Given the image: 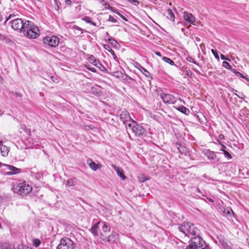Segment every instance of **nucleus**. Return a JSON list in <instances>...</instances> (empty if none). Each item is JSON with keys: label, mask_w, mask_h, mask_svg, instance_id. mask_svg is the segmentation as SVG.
I'll list each match as a JSON object with an SVG mask.
<instances>
[{"label": "nucleus", "mask_w": 249, "mask_h": 249, "mask_svg": "<svg viewBox=\"0 0 249 249\" xmlns=\"http://www.w3.org/2000/svg\"><path fill=\"white\" fill-rule=\"evenodd\" d=\"M178 230L185 236L191 238L199 234V230L196 225L190 222H184L179 227Z\"/></svg>", "instance_id": "f257e3e1"}, {"label": "nucleus", "mask_w": 249, "mask_h": 249, "mask_svg": "<svg viewBox=\"0 0 249 249\" xmlns=\"http://www.w3.org/2000/svg\"><path fill=\"white\" fill-rule=\"evenodd\" d=\"M22 33L24 36L30 38H36L39 35V30L37 26L32 21L26 20Z\"/></svg>", "instance_id": "f03ea898"}, {"label": "nucleus", "mask_w": 249, "mask_h": 249, "mask_svg": "<svg viewBox=\"0 0 249 249\" xmlns=\"http://www.w3.org/2000/svg\"><path fill=\"white\" fill-rule=\"evenodd\" d=\"M12 190L15 193L20 195H26L32 190V187L28 182L21 181L14 184Z\"/></svg>", "instance_id": "7ed1b4c3"}, {"label": "nucleus", "mask_w": 249, "mask_h": 249, "mask_svg": "<svg viewBox=\"0 0 249 249\" xmlns=\"http://www.w3.org/2000/svg\"><path fill=\"white\" fill-rule=\"evenodd\" d=\"M75 247L73 242L69 238H62L56 249H74Z\"/></svg>", "instance_id": "20e7f679"}, {"label": "nucleus", "mask_w": 249, "mask_h": 249, "mask_svg": "<svg viewBox=\"0 0 249 249\" xmlns=\"http://www.w3.org/2000/svg\"><path fill=\"white\" fill-rule=\"evenodd\" d=\"M133 124H127L128 127L131 128L132 132L136 136H141L144 134L145 130L142 126L137 124L134 121H132Z\"/></svg>", "instance_id": "39448f33"}, {"label": "nucleus", "mask_w": 249, "mask_h": 249, "mask_svg": "<svg viewBox=\"0 0 249 249\" xmlns=\"http://www.w3.org/2000/svg\"><path fill=\"white\" fill-rule=\"evenodd\" d=\"M191 242L190 244L192 245L196 249H200L205 245V241L199 235V234L196 235V236L191 237Z\"/></svg>", "instance_id": "423d86ee"}, {"label": "nucleus", "mask_w": 249, "mask_h": 249, "mask_svg": "<svg viewBox=\"0 0 249 249\" xmlns=\"http://www.w3.org/2000/svg\"><path fill=\"white\" fill-rule=\"evenodd\" d=\"M43 42L51 47H55L59 44V39L54 36H46L43 38Z\"/></svg>", "instance_id": "0eeeda50"}, {"label": "nucleus", "mask_w": 249, "mask_h": 249, "mask_svg": "<svg viewBox=\"0 0 249 249\" xmlns=\"http://www.w3.org/2000/svg\"><path fill=\"white\" fill-rule=\"evenodd\" d=\"M9 24L15 30H20L22 32L24 28V23L20 18H16L10 21Z\"/></svg>", "instance_id": "6e6552de"}, {"label": "nucleus", "mask_w": 249, "mask_h": 249, "mask_svg": "<svg viewBox=\"0 0 249 249\" xmlns=\"http://www.w3.org/2000/svg\"><path fill=\"white\" fill-rule=\"evenodd\" d=\"M2 171L5 172V174L9 176L18 174L21 172L20 169L6 164H4Z\"/></svg>", "instance_id": "1a4fd4ad"}, {"label": "nucleus", "mask_w": 249, "mask_h": 249, "mask_svg": "<svg viewBox=\"0 0 249 249\" xmlns=\"http://www.w3.org/2000/svg\"><path fill=\"white\" fill-rule=\"evenodd\" d=\"M101 238L104 241H105L107 239L108 242L110 243H114L117 242L118 240L119 234L115 231H112L111 235H110L107 238L104 234L102 233L101 234Z\"/></svg>", "instance_id": "9d476101"}, {"label": "nucleus", "mask_w": 249, "mask_h": 249, "mask_svg": "<svg viewBox=\"0 0 249 249\" xmlns=\"http://www.w3.org/2000/svg\"><path fill=\"white\" fill-rule=\"evenodd\" d=\"M160 97L165 103L173 104L176 102V98L170 94L162 93L161 94Z\"/></svg>", "instance_id": "9b49d317"}, {"label": "nucleus", "mask_w": 249, "mask_h": 249, "mask_svg": "<svg viewBox=\"0 0 249 249\" xmlns=\"http://www.w3.org/2000/svg\"><path fill=\"white\" fill-rule=\"evenodd\" d=\"M120 118L121 120L125 124L126 126H127V124H129V122L131 121L132 122L133 121L128 112L127 111H124L121 113Z\"/></svg>", "instance_id": "f8f14e48"}, {"label": "nucleus", "mask_w": 249, "mask_h": 249, "mask_svg": "<svg viewBox=\"0 0 249 249\" xmlns=\"http://www.w3.org/2000/svg\"><path fill=\"white\" fill-rule=\"evenodd\" d=\"M183 18L187 22L193 25H196V18L192 14L184 12Z\"/></svg>", "instance_id": "ddd939ff"}, {"label": "nucleus", "mask_w": 249, "mask_h": 249, "mask_svg": "<svg viewBox=\"0 0 249 249\" xmlns=\"http://www.w3.org/2000/svg\"><path fill=\"white\" fill-rule=\"evenodd\" d=\"M87 163L89 167L93 171H96L100 169L102 165L100 163L96 164L91 159H88L87 160Z\"/></svg>", "instance_id": "4468645a"}, {"label": "nucleus", "mask_w": 249, "mask_h": 249, "mask_svg": "<svg viewBox=\"0 0 249 249\" xmlns=\"http://www.w3.org/2000/svg\"><path fill=\"white\" fill-rule=\"evenodd\" d=\"M112 167L116 172L117 175L121 178L122 180L125 179V176H124V171L122 168L118 166H116L114 164L112 165Z\"/></svg>", "instance_id": "2eb2a0df"}, {"label": "nucleus", "mask_w": 249, "mask_h": 249, "mask_svg": "<svg viewBox=\"0 0 249 249\" xmlns=\"http://www.w3.org/2000/svg\"><path fill=\"white\" fill-rule=\"evenodd\" d=\"M0 153L2 156L6 157L8 156L10 148L5 145H1L0 148Z\"/></svg>", "instance_id": "dca6fc26"}, {"label": "nucleus", "mask_w": 249, "mask_h": 249, "mask_svg": "<svg viewBox=\"0 0 249 249\" xmlns=\"http://www.w3.org/2000/svg\"><path fill=\"white\" fill-rule=\"evenodd\" d=\"M174 108L186 115H189L190 112V111L188 108H186V107H185L183 106H180L178 107H174Z\"/></svg>", "instance_id": "f3484780"}, {"label": "nucleus", "mask_w": 249, "mask_h": 249, "mask_svg": "<svg viewBox=\"0 0 249 249\" xmlns=\"http://www.w3.org/2000/svg\"><path fill=\"white\" fill-rule=\"evenodd\" d=\"M100 223V222H98L96 224H95L90 229V231L93 234L94 236H98V228H99V225Z\"/></svg>", "instance_id": "a211bd4d"}, {"label": "nucleus", "mask_w": 249, "mask_h": 249, "mask_svg": "<svg viewBox=\"0 0 249 249\" xmlns=\"http://www.w3.org/2000/svg\"><path fill=\"white\" fill-rule=\"evenodd\" d=\"M167 17L172 21L175 20V15L171 9H168L166 11Z\"/></svg>", "instance_id": "6ab92c4d"}, {"label": "nucleus", "mask_w": 249, "mask_h": 249, "mask_svg": "<svg viewBox=\"0 0 249 249\" xmlns=\"http://www.w3.org/2000/svg\"><path fill=\"white\" fill-rule=\"evenodd\" d=\"M205 154L207 156V157H208V158L209 159H211V160H214L216 158V155L213 151H207L206 152Z\"/></svg>", "instance_id": "aec40b11"}, {"label": "nucleus", "mask_w": 249, "mask_h": 249, "mask_svg": "<svg viewBox=\"0 0 249 249\" xmlns=\"http://www.w3.org/2000/svg\"><path fill=\"white\" fill-rule=\"evenodd\" d=\"M74 33L75 35L79 36L82 34V30L80 27L77 26H74L72 28Z\"/></svg>", "instance_id": "412c9836"}, {"label": "nucleus", "mask_w": 249, "mask_h": 249, "mask_svg": "<svg viewBox=\"0 0 249 249\" xmlns=\"http://www.w3.org/2000/svg\"><path fill=\"white\" fill-rule=\"evenodd\" d=\"M137 65H138V67H137L138 69L141 71V72L143 73L146 77H148L150 75V73L139 64H137Z\"/></svg>", "instance_id": "4be33fe9"}, {"label": "nucleus", "mask_w": 249, "mask_h": 249, "mask_svg": "<svg viewBox=\"0 0 249 249\" xmlns=\"http://www.w3.org/2000/svg\"><path fill=\"white\" fill-rule=\"evenodd\" d=\"M102 230L104 233H107L110 231V227H109L106 222H103Z\"/></svg>", "instance_id": "5701e85b"}, {"label": "nucleus", "mask_w": 249, "mask_h": 249, "mask_svg": "<svg viewBox=\"0 0 249 249\" xmlns=\"http://www.w3.org/2000/svg\"><path fill=\"white\" fill-rule=\"evenodd\" d=\"M105 48L109 52H110L111 54L112 55L113 58L116 59H117V57L116 55L115 54L114 52L113 51V50L110 48V47L108 45H105L104 46Z\"/></svg>", "instance_id": "b1692460"}, {"label": "nucleus", "mask_w": 249, "mask_h": 249, "mask_svg": "<svg viewBox=\"0 0 249 249\" xmlns=\"http://www.w3.org/2000/svg\"><path fill=\"white\" fill-rule=\"evenodd\" d=\"M231 71L237 76L242 77L244 79H246L247 80H248V78L244 76L240 72L237 71L236 70L233 69L231 70Z\"/></svg>", "instance_id": "393cba45"}, {"label": "nucleus", "mask_w": 249, "mask_h": 249, "mask_svg": "<svg viewBox=\"0 0 249 249\" xmlns=\"http://www.w3.org/2000/svg\"><path fill=\"white\" fill-rule=\"evenodd\" d=\"M162 60L164 61H165V62L169 63V64H170L172 66L175 65L174 62L173 60H172L171 59H170L169 58L164 56L162 57Z\"/></svg>", "instance_id": "a878e982"}, {"label": "nucleus", "mask_w": 249, "mask_h": 249, "mask_svg": "<svg viewBox=\"0 0 249 249\" xmlns=\"http://www.w3.org/2000/svg\"><path fill=\"white\" fill-rule=\"evenodd\" d=\"M17 249H32L27 246L20 244L17 246Z\"/></svg>", "instance_id": "bb28decb"}, {"label": "nucleus", "mask_w": 249, "mask_h": 249, "mask_svg": "<svg viewBox=\"0 0 249 249\" xmlns=\"http://www.w3.org/2000/svg\"><path fill=\"white\" fill-rule=\"evenodd\" d=\"M75 184V181L73 179H69L67 180L66 185L70 187L74 186Z\"/></svg>", "instance_id": "cd10ccee"}, {"label": "nucleus", "mask_w": 249, "mask_h": 249, "mask_svg": "<svg viewBox=\"0 0 249 249\" xmlns=\"http://www.w3.org/2000/svg\"><path fill=\"white\" fill-rule=\"evenodd\" d=\"M222 66L225 67V68L228 69V70H231H231H233L232 68H231V66L230 65V64H229V63H228V62L227 61H224L222 63Z\"/></svg>", "instance_id": "c85d7f7f"}, {"label": "nucleus", "mask_w": 249, "mask_h": 249, "mask_svg": "<svg viewBox=\"0 0 249 249\" xmlns=\"http://www.w3.org/2000/svg\"><path fill=\"white\" fill-rule=\"evenodd\" d=\"M108 41L112 46L116 47L118 44L117 42L112 38H108Z\"/></svg>", "instance_id": "c756f323"}, {"label": "nucleus", "mask_w": 249, "mask_h": 249, "mask_svg": "<svg viewBox=\"0 0 249 249\" xmlns=\"http://www.w3.org/2000/svg\"><path fill=\"white\" fill-rule=\"evenodd\" d=\"M40 241L38 239H35L33 240V245L35 247H37L40 244Z\"/></svg>", "instance_id": "7c9ffc66"}, {"label": "nucleus", "mask_w": 249, "mask_h": 249, "mask_svg": "<svg viewBox=\"0 0 249 249\" xmlns=\"http://www.w3.org/2000/svg\"><path fill=\"white\" fill-rule=\"evenodd\" d=\"M224 213L227 214L231 215V213H233V212L231 208H228L226 209H225Z\"/></svg>", "instance_id": "2f4dec72"}, {"label": "nucleus", "mask_w": 249, "mask_h": 249, "mask_svg": "<svg viewBox=\"0 0 249 249\" xmlns=\"http://www.w3.org/2000/svg\"><path fill=\"white\" fill-rule=\"evenodd\" d=\"M211 52L213 53V54L214 55L216 59H219V55H218L217 51L216 50H215L212 49L211 50Z\"/></svg>", "instance_id": "473e14b6"}, {"label": "nucleus", "mask_w": 249, "mask_h": 249, "mask_svg": "<svg viewBox=\"0 0 249 249\" xmlns=\"http://www.w3.org/2000/svg\"><path fill=\"white\" fill-rule=\"evenodd\" d=\"M92 64L96 67H98L99 69H101L99 66H102V64L97 60H95L94 61L92 62Z\"/></svg>", "instance_id": "72a5a7b5"}, {"label": "nucleus", "mask_w": 249, "mask_h": 249, "mask_svg": "<svg viewBox=\"0 0 249 249\" xmlns=\"http://www.w3.org/2000/svg\"><path fill=\"white\" fill-rule=\"evenodd\" d=\"M129 2L137 6L139 4V2L137 0H127Z\"/></svg>", "instance_id": "f704fd0d"}, {"label": "nucleus", "mask_w": 249, "mask_h": 249, "mask_svg": "<svg viewBox=\"0 0 249 249\" xmlns=\"http://www.w3.org/2000/svg\"><path fill=\"white\" fill-rule=\"evenodd\" d=\"M222 151H223L225 156L227 157L229 159H231V156L229 152H228L227 151L225 150H222Z\"/></svg>", "instance_id": "c9c22d12"}, {"label": "nucleus", "mask_w": 249, "mask_h": 249, "mask_svg": "<svg viewBox=\"0 0 249 249\" xmlns=\"http://www.w3.org/2000/svg\"><path fill=\"white\" fill-rule=\"evenodd\" d=\"M50 78L54 83H57L58 82V79L57 77H54L53 76H50Z\"/></svg>", "instance_id": "e433bc0d"}, {"label": "nucleus", "mask_w": 249, "mask_h": 249, "mask_svg": "<svg viewBox=\"0 0 249 249\" xmlns=\"http://www.w3.org/2000/svg\"><path fill=\"white\" fill-rule=\"evenodd\" d=\"M187 60L188 61H189V62H192L195 64H196L197 65V63H196V62L194 60V59H193L192 57H188L187 58Z\"/></svg>", "instance_id": "4c0bfd02"}, {"label": "nucleus", "mask_w": 249, "mask_h": 249, "mask_svg": "<svg viewBox=\"0 0 249 249\" xmlns=\"http://www.w3.org/2000/svg\"><path fill=\"white\" fill-rule=\"evenodd\" d=\"M0 249H10L8 248V244L7 243L4 244L2 246H0Z\"/></svg>", "instance_id": "58836bf2"}, {"label": "nucleus", "mask_w": 249, "mask_h": 249, "mask_svg": "<svg viewBox=\"0 0 249 249\" xmlns=\"http://www.w3.org/2000/svg\"><path fill=\"white\" fill-rule=\"evenodd\" d=\"M178 148L179 152L181 153H183L186 151L185 148L183 147V146H180V147H178Z\"/></svg>", "instance_id": "ea45409f"}, {"label": "nucleus", "mask_w": 249, "mask_h": 249, "mask_svg": "<svg viewBox=\"0 0 249 249\" xmlns=\"http://www.w3.org/2000/svg\"><path fill=\"white\" fill-rule=\"evenodd\" d=\"M109 21H111L112 22H117V20L116 19H115L112 16H109V18H108V20Z\"/></svg>", "instance_id": "a19ab883"}, {"label": "nucleus", "mask_w": 249, "mask_h": 249, "mask_svg": "<svg viewBox=\"0 0 249 249\" xmlns=\"http://www.w3.org/2000/svg\"><path fill=\"white\" fill-rule=\"evenodd\" d=\"M220 56H221V58L222 60H228L230 61H231V60L229 58L226 57L224 55H223L222 54H221Z\"/></svg>", "instance_id": "79ce46f5"}, {"label": "nucleus", "mask_w": 249, "mask_h": 249, "mask_svg": "<svg viewBox=\"0 0 249 249\" xmlns=\"http://www.w3.org/2000/svg\"><path fill=\"white\" fill-rule=\"evenodd\" d=\"M95 60L96 59H95V57L93 56H91L89 58V61L91 63H92V62L94 61V60Z\"/></svg>", "instance_id": "37998d69"}, {"label": "nucleus", "mask_w": 249, "mask_h": 249, "mask_svg": "<svg viewBox=\"0 0 249 249\" xmlns=\"http://www.w3.org/2000/svg\"><path fill=\"white\" fill-rule=\"evenodd\" d=\"M84 20L86 21L88 23H90L91 22V20L90 19V18L88 17H86L84 18Z\"/></svg>", "instance_id": "c03bdc74"}, {"label": "nucleus", "mask_w": 249, "mask_h": 249, "mask_svg": "<svg viewBox=\"0 0 249 249\" xmlns=\"http://www.w3.org/2000/svg\"><path fill=\"white\" fill-rule=\"evenodd\" d=\"M88 69L92 72H96V69L94 68L87 67Z\"/></svg>", "instance_id": "a18cd8bd"}, {"label": "nucleus", "mask_w": 249, "mask_h": 249, "mask_svg": "<svg viewBox=\"0 0 249 249\" xmlns=\"http://www.w3.org/2000/svg\"><path fill=\"white\" fill-rule=\"evenodd\" d=\"M65 2L66 4L69 5H71V0H65Z\"/></svg>", "instance_id": "49530a36"}, {"label": "nucleus", "mask_w": 249, "mask_h": 249, "mask_svg": "<svg viewBox=\"0 0 249 249\" xmlns=\"http://www.w3.org/2000/svg\"><path fill=\"white\" fill-rule=\"evenodd\" d=\"M186 249H196V248H195L192 245L190 244L188 247Z\"/></svg>", "instance_id": "de8ad7c7"}, {"label": "nucleus", "mask_w": 249, "mask_h": 249, "mask_svg": "<svg viewBox=\"0 0 249 249\" xmlns=\"http://www.w3.org/2000/svg\"><path fill=\"white\" fill-rule=\"evenodd\" d=\"M4 165V164L0 162V168H1V170H2Z\"/></svg>", "instance_id": "09e8293b"}, {"label": "nucleus", "mask_w": 249, "mask_h": 249, "mask_svg": "<svg viewBox=\"0 0 249 249\" xmlns=\"http://www.w3.org/2000/svg\"><path fill=\"white\" fill-rule=\"evenodd\" d=\"M156 54L159 56H161V53H160V52H156L155 53Z\"/></svg>", "instance_id": "8fccbe9b"}, {"label": "nucleus", "mask_w": 249, "mask_h": 249, "mask_svg": "<svg viewBox=\"0 0 249 249\" xmlns=\"http://www.w3.org/2000/svg\"><path fill=\"white\" fill-rule=\"evenodd\" d=\"M119 15H120V16L122 17V18H123L124 19L126 20V18L125 17H124L123 15H121L120 14H119Z\"/></svg>", "instance_id": "3c124183"}, {"label": "nucleus", "mask_w": 249, "mask_h": 249, "mask_svg": "<svg viewBox=\"0 0 249 249\" xmlns=\"http://www.w3.org/2000/svg\"><path fill=\"white\" fill-rule=\"evenodd\" d=\"M106 35L107 37L108 38H110V36H109L108 33L107 32Z\"/></svg>", "instance_id": "603ef678"}, {"label": "nucleus", "mask_w": 249, "mask_h": 249, "mask_svg": "<svg viewBox=\"0 0 249 249\" xmlns=\"http://www.w3.org/2000/svg\"><path fill=\"white\" fill-rule=\"evenodd\" d=\"M90 23H91L92 25H94V26H96V24H95V23H94V22H92L91 20V22H90Z\"/></svg>", "instance_id": "864d4df0"}, {"label": "nucleus", "mask_w": 249, "mask_h": 249, "mask_svg": "<svg viewBox=\"0 0 249 249\" xmlns=\"http://www.w3.org/2000/svg\"><path fill=\"white\" fill-rule=\"evenodd\" d=\"M1 145H4L2 144V141L0 140V148L1 147Z\"/></svg>", "instance_id": "5fc2aeb1"}, {"label": "nucleus", "mask_w": 249, "mask_h": 249, "mask_svg": "<svg viewBox=\"0 0 249 249\" xmlns=\"http://www.w3.org/2000/svg\"><path fill=\"white\" fill-rule=\"evenodd\" d=\"M101 68V70H102V68H103V69H105V67L102 65V66H99Z\"/></svg>", "instance_id": "6e6d98bb"}, {"label": "nucleus", "mask_w": 249, "mask_h": 249, "mask_svg": "<svg viewBox=\"0 0 249 249\" xmlns=\"http://www.w3.org/2000/svg\"><path fill=\"white\" fill-rule=\"evenodd\" d=\"M101 68V70H102V68H103V69H105V67L102 65V66H99Z\"/></svg>", "instance_id": "4d7b16f0"}, {"label": "nucleus", "mask_w": 249, "mask_h": 249, "mask_svg": "<svg viewBox=\"0 0 249 249\" xmlns=\"http://www.w3.org/2000/svg\"><path fill=\"white\" fill-rule=\"evenodd\" d=\"M202 249H210L208 247H205L202 248Z\"/></svg>", "instance_id": "13d9d810"}, {"label": "nucleus", "mask_w": 249, "mask_h": 249, "mask_svg": "<svg viewBox=\"0 0 249 249\" xmlns=\"http://www.w3.org/2000/svg\"><path fill=\"white\" fill-rule=\"evenodd\" d=\"M190 73H191V71H187V75H188V76H189V74H190Z\"/></svg>", "instance_id": "bf43d9fd"}, {"label": "nucleus", "mask_w": 249, "mask_h": 249, "mask_svg": "<svg viewBox=\"0 0 249 249\" xmlns=\"http://www.w3.org/2000/svg\"><path fill=\"white\" fill-rule=\"evenodd\" d=\"M2 80V78L1 76H0V81H1Z\"/></svg>", "instance_id": "052dcab7"}, {"label": "nucleus", "mask_w": 249, "mask_h": 249, "mask_svg": "<svg viewBox=\"0 0 249 249\" xmlns=\"http://www.w3.org/2000/svg\"><path fill=\"white\" fill-rule=\"evenodd\" d=\"M11 18V16H10L9 17V18H8V19H7L6 21H7L9 18Z\"/></svg>", "instance_id": "680f3d73"}, {"label": "nucleus", "mask_w": 249, "mask_h": 249, "mask_svg": "<svg viewBox=\"0 0 249 249\" xmlns=\"http://www.w3.org/2000/svg\"><path fill=\"white\" fill-rule=\"evenodd\" d=\"M105 5H107V6H109V5H108V4H107V3H105Z\"/></svg>", "instance_id": "e2e57ef3"}, {"label": "nucleus", "mask_w": 249, "mask_h": 249, "mask_svg": "<svg viewBox=\"0 0 249 249\" xmlns=\"http://www.w3.org/2000/svg\"><path fill=\"white\" fill-rule=\"evenodd\" d=\"M179 100H180V101L182 102V100L180 98H179Z\"/></svg>", "instance_id": "0e129e2a"}, {"label": "nucleus", "mask_w": 249, "mask_h": 249, "mask_svg": "<svg viewBox=\"0 0 249 249\" xmlns=\"http://www.w3.org/2000/svg\"><path fill=\"white\" fill-rule=\"evenodd\" d=\"M3 38H4V37H3V36H2V37H1V39H3Z\"/></svg>", "instance_id": "69168bd1"}]
</instances>
